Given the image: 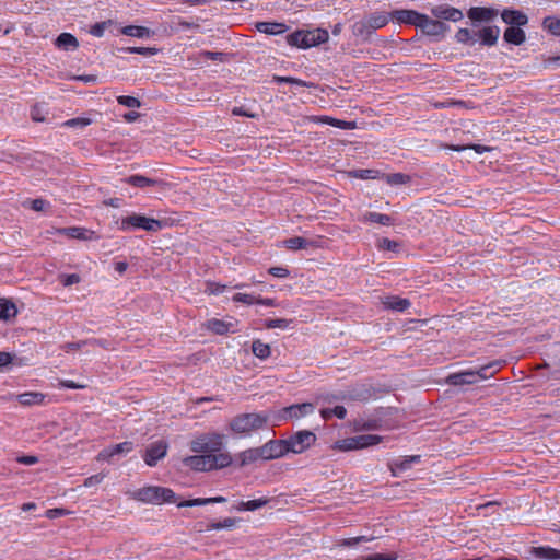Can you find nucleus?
Returning a JSON list of instances; mask_svg holds the SVG:
<instances>
[{"instance_id": "nucleus-1", "label": "nucleus", "mask_w": 560, "mask_h": 560, "mask_svg": "<svg viewBox=\"0 0 560 560\" xmlns=\"http://www.w3.org/2000/svg\"><path fill=\"white\" fill-rule=\"evenodd\" d=\"M233 459L229 453L203 454L187 456L183 459L184 466L195 471H210L229 467Z\"/></svg>"}, {"instance_id": "nucleus-2", "label": "nucleus", "mask_w": 560, "mask_h": 560, "mask_svg": "<svg viewBox=\"0 0 560 560\" xmlns=\"http://www.w3.org/2000/svg\"><path fill=\"white\" fill-rule=\"evenodd\" d=\"M131 498L145 503L161 505L163 503H177L176 493L166 487L147 486L132 492Z\"/></svg>"}, {"instance_id": "nucleus-3", "label": "nucleus", "mask_w": 560, "mask_h": 560, "mask_svg": "<svg viewBox=\"0 0 560 560\" xmlns=\"http://www.w3.org/2000/svg\"><path fill=\"white\" fill-rule=\"evenodd\" d=\"M502 364V361L497 360L490 362L489 364L480 366V369L477 372L465 371L450 374L447 376V383L455 386L464 384H474L477 381V376L482 380L493 376L497 372L500 371Z\"/></svg>"}, {"instance_id": "nucleus-4", "label": "nucleus", "mask_w": 560, "mask_h": 560, "mask_svg": "<svg viewBox=\"0 0 560 560\" xmlns=\"http://www.w3.org/2000/svg\"><path fill=\"white\" fill-rule=\"evenodd\" d=\"M268 421L266 413L248 412L235 416L230 422V429L236 434H250L262 429Z\"/></svg>"}, {"instance_id": "nucleus-5", "label": "nucleus", "mask_w": 560, "mask_h": 560, "mask_svg": "<svg viewBox=\"0 0 560 560\" xmlns=\"http://www.w3.org/2000/svg\"><path fill=\"white\" fill-rule=\"evenodd\" d=\"M224 436L220 433H203L196 436L189 444L194 453L218 454L224 444Z\"/></svg>"}, {"instance_id": "nucleus-6", "label": "nucleus", "mask_w": 560, "mask_h": 560, "mask_svg": "<svg viewBox=\"0 0 560 560\" xmlns=\"http://www.w3.org/2000/svg\"><path fill=\"white\" fill-rule=\"evenodd\" d=\"M382 442V436L376 434H361L336 441L331 450L339 452H349L366 448Z\"/></svg>"}, {"instance_id": "nucleus-7", "label": "nucleus", "mask_w": 560, "mask_h": 560, "mask_svg": "<svg viewBox=\"0 0 560 560\" xmlns=\"http://www.w3.org/2000/svg\"><path fill=\"white\" fill-rule=\"evenodd\" d=\"M119 228L122 231L140 229L148 232H156L163 228V224L156 219L148 218L143 214L132 213L121 219Z\"/></svg>"}, {"instance_id": "nucleus-8", "label": "nucleus", "mask_w": 560, "mask_h": 560, "mask_svg": "<svg viewBox=\"0 0 560 560\" xmlns=\"http://www.w3.org/2000/svg\"><path fill=\"white\" fill-rule=\"evenodd\" d=\"M316 434L308 430H301L283 439L287 454H302L307 451L316 442Z\"/></svg>"}, {"instance_id": "nucleus-9", "label": "nucleus", "mask_w": 560, "mask_h": 560, "mask_svg": "<svg viewBox=\"0 0 560 560\" xmlns=\"http://www.w3.org/2000/svg\"><path fill=\"white\" fill-rule=\"evenodd\" d=\"M500 14L498 9L487 7H471L467 11V18L474 26L481 23H490Z\"/></svg>"}, {"instance_id": "nucleus-10", "label": "nucleus", "mask_w": 560, "mask_h": 560, "mask_svg": "<svg viewBox=\"0 0 560 560\" xmlns=\"http://www.w3.org/2000/svg\"><path fill=\"white\" fill-rule=\"evenodd\" d=\"M315 411V406L312 402H303L291 405L281 409L279 418L281 420H299Z\"/></svg>"}, {"instance_id": "nucleus-11", "label": "nucleus", "mask_w": 560, "mask_h": 560, "mask_svg": "<svg viewBox=\"0 0 560 560\" xmlns=\"http://www.w3.org/2000/svg\"><path fill=\"white\" fill-rule=\"evenodd\" d=\"M284 445L283 439L268 441L264 445L259 446L261 459L271 460L284 457L287 455V448Z\"/></svg>"}, {"instance_id": "nucleus-12", "label": "nucleus", "mask_w": 560, "mask_h": 560, "mask_svg": "<svg viewBox=\"0 0 560 560\" xmlns=\"http://www.w3.org/2000/svg\"><path fill=\"white\" fill-rule=\"evenodd\" d=\"M167 448L168 445L165 441L151 443L143 455L144 463L150 467L156 466L158 462L166 456Z\"/></svg>"}, {"instance_id": "nucleus-13", "label": "nucleus", "mask_w": 560, "mask_h": 560, "mask_svg": "<svg viewBox=\"0 0 560 560\" xmlns=\"http://www.w3.org/2000/svg\"><path fill=\"white\" fill-rule=\"evenodd\" d=\"M135 444L131 441H125L103 448L96 456L98 462H109L114 456L128 454L133 451Z\"/></svg>"}, {"instance_id": "nucleus-14", "label": "nucleus", "mask_w": 560, "mask_h": 560, "mask_svg": "<svg viewBox=\"0 0 560 560\" xmlns=\"http://www.w3.org/2000/svg\"><path fill=\"white\" fill-rule=\"evenodd\" d=\"M423 15L418 11L407 9L395 10L390 13L392 20L397 21L399 24H408L416 27L420 26Z\"/></svg>"}, {"instance_id": "nucleus-15", "label": "nucleus", "mask_w": 560, "mask_h": 560, "mask_svg": "<svg viewBox=\"0 0 560 560\" xmlns=\"http://www.w3.org/2000/svg\"><path fill=\"white\" fill-rule=\"evenodd\" d=\"M477 43L483 46L492 47L497 44L500 36V28L495 25L483 26L479 31L475 32Z\"/></svg>"}, {"instance_id": "nucleus-16", "label": "nucleus", "mask_w": 560, "mask_h": 560, "mask_svg": "<svg viewBox=\"0 0 560 560\" xmlns=\"http://www.w3.org/2000/svg\"><path fill=\"white\" fill-rule=\"evenodd\" d=\"M287 43L292 47L303 49L314 47L313 33L311 31H295L287 36Z\"/></svg>"}, {"instance_id": "nucleus-17", "label": "nucleus", "mask_w": 560, "mask_h": 560, "mask_svg": "<svg viewBox=\"0 0 560 560\" xmlns=\"http://www.w3.org/2000/svg\"><path fill=\"white\" fill-rule=\"evenodd\" d=\"M122 182L138 188H145L152 186L163 189L168 185L166 182L162 179L149 178L140 174H135L127 178H124Z\"/></svg>"}, {"instance_id": "nucleus-18", "label": "nucleus", "mask_w": 560, "mask_h": 560, "mask_svg": "<svg viewBox=\"0 0 560 560\" xmlns=\"http://www.w3.org/2000/svg\"><path fill=\"white\" fill-rule=\"evenodd\" d=\"M420 460V455L404 456L392 460L388 466L392 475L397 476L398 474L410 469L413 464H418Z\"/></svg>"}, {"instance_id": "nucleus-19", "label": "nucleus", "mask_w": 560, "mask_h": 560, "mask_svg": "<svg viewBox=\"0 0 560 560\" xmlns=\"http://www.w3.org/2000/svg\"><path fill=\"white\" fill-rule=\"evenodd\" d=\"M422 32L430 36L443 35L447 30V25L439 20H432L428 15H423L422 22L419 26Z\"/></svg>"}, {"instance_id": "nucleus-20", "label": "nucleus", "mask_w": 560, "mask_h": 560, "mask_svg": "<svg viewBox=\"0 0 560 560\" xmlns=\"http://www.w3.org/2000/svg\"><path fill=\"white\" fill-rule=\"evenodd\" d=\"M432 14L439 20L458 22L464 18L459 9L450 5H439L432 9Z\"/></svg>"}, {"instance_id": "nucleus-21", "label": "nucleus", "mask_w": 560, "mask_h": 560, "mask_svg": "<svg viewBox=\"0 0 560 560\" xmlns=\"http://www.w3.org/2000/svg\"><path fill=\"white\" fill-rule=\"evenodd\" d=\"M501 19L504 23L512 26H524L528 22V18L525 13L513 9H504L501 13Z\"/></svg>"}, {"instance_id": "nucleus-22", "label": "nucleus", "mask_w": 560, "mask_h": 560, "mask_svg": "<svg viewBox=\"0 0 560 560\" xmlns=\"http://www.w3.org/2000/svg\"><path fill=\"white\" fill-rule=\"evenodd\" d=\"M529 558L535 560H557L560 559V551L551 547H532Z\"/></svg>"}, {"instance_id": "nucleus-23", "label": "nucleus", "mask_w": 560, "mask_h": 560, "mask_svg": "<svg viewBox=\"0 0 560 560\" xmlns=\"http://www.w3.org/2000/svg\"><path fill=\"white\" fill-rule=\"evenodd\" d=\"M57 233L62 234V235H67V236L71 237V238L84 240V241L92 240L93 236H94V232L93 231H90V230H88L85 228H80V226H71V228L58 229Z\"/></svg>"}, {"instance_id": "nucleus-24", "label": "nucleus", "mask_w": 560, "mask_h": 560, "mask_svg": "<svg viewBox=\"0 0 560 560\" xmlns=\"http://www.w3.org/2000/svg\"><path fill=\"white\" fill-rule=\"evenodd\" d=\"M382 303L385 308L397 311V312H405L411 305V303L408 299H404V298L396 296V295L384 298Z\"/></svg>"}, {"instance_id": "nucleus-25", "label": "nucleus", "mask_w": 560, "mask_h": 560, "mask_svg": "<svg viewBox=\"0 0 560 560\" xmlns=\"http://www.w3.org/2000/svg\"><path fill=\"white\" fill-rule=\"evenodd\" d=\"M256 30L267 35H278L284 33L288 26L284 23L278 22H258Z\"/></svg>"}, {"instance_id": "nucleus-26", "label": "nucleus", "mask_w": 560, "mask_h": 560, "mask_svg": "<svg viewBox=\"0 0 560 560\" xmlns=\"http://www.w3.org/2000/svg\"><path fill=\"white\" fill-rule=\"evenodd\" d=\"M236 458L238 460L240 467H244L249 464H253V463L257 462L258 459H261L259 447L247 448V450L238 453Z\"/></svg>"}, {"instance_id": "nucleus-27", "label": "nucleus", "mask_w": 560, "mask_h": 560, "mask_svg": "<svg viewBox=\"0 0 560 560\" xmlns=\"http://www.w3.org/2000/svg\"><path fill=\"white\" fill-rule=\"evenodd\" d=\"M526 39L525 32L521 26H510L504 31V40L513 45H522Z\"/></svg>"}, {"instance_id": "nucleus-28", "label": "nucleus", "mask_w": 560, "mask_h": 560, "mask_svg": "<svg viewBox=\"0 0 560 560\" xmlns=\"http://www.w3.org/2000/svg\"><path fill=\"white\" fill-rule=\"evenodd\" d=\"M206 328L217 335H226L232 330L233 324L218 318H211L205 324Z\"/></svg>"}, {"instance_id": "nucleus-29", "label": "nucleus", "mask_w": 560, "mask_h": 560, "mask_svg": "<svg viewBox=\"0 0 560 560\" xmlns=\"http://www.w3.org/2000/svg\"><path fill=\"white\" fill-rule=\"evenodd\" d=\"M270 502L269 498L262 497L259 499H254L249 501H241L235 506L234 510L242 511H256L260 508L266 506Z\"/></svg>"}, {"instance_id": "nucleus-30", "label": "nucleus", "mask_w": 560, "mask_h": 560, "mask_svg": "<svg viewBox=\"0 0 560 560\" xmlns=\"http://www.w3.org/2000/svg\"><path fill=\"white\" fill-rule=\"evenodd\" d=\"M55 45L59 49L74 50L79 47L75 36L70 33H61L55 40Z\"/></svg>"}, {"instance_id": "nucleus-31", "label": "nucleus", "mask_w": 560, "mask_h": 560, "mask_svg": "<svg viewBox=\"0 0 560 560\" xmlns=\"http://www.w3.org/2000/svg\"><path fill=\"white\" fill-rule=\"evenodd\" d=\"M19 402L23 406L42 405L45 395L39 392H25L16 396Z\"/></svg>"}, {"instance_id": "nucleus-32", "label": "nucleus", "mask_w": 560, "mask_h": 560, "mask_svg": "<svg viewBox=\"0 0 560 560\" xmlns=\"http://www.w3.org/2000/svg\"><path fill=\"white\" fill-rule=\"evenodd\" d=\"M392 20L390 14L375 12L366 18L368 25L374 32L378 28H382L388 24Z\"/></svg>"}, {"instance_id": "nucleus-33", "label": "nucleus", "mask_w": 560, "mask_h": 560, "mask_svg": "<svg viewBox=\"0 0 560 560\" xmlns=\"http://www.w3.org/2000/svg\"><path fill=\"white\" fill-rule=\"evenodd\" d=\"M252 352L258 359L266 360L270 357L271 349L268 343L262 342L260 339H256L252 343Z\"/></svg>"}, {"instance_id": "nucleus-34", "label": "nucleus", "mask_w": 560, "mask_h": 560, "mask_svg": "<svg viewBox=\"0 0 560 560\" xmlns=\"http://www.w3.org/2000/svg\"><path fill=\"white\" fill-rule=\"evenodd\" d=\"M363 222H372L381 225H390L393 223V219L385 213L380 212H366L362 218Z\"/></svg>"}, {"instance_id": "nucleus-35", "label": "nucleus", "mask_w": 560, "mask_h": 560, "mask_svg": "<svg viewBox=\"0 0 560 560\" xmlns=\"http://www.w3.org/2000/svg\"><path fill=\"white\" fill-rule=\"evenodd\" d=\"M455 39L459 44L474 46L477 43L475 32L469 28H459L455 34Z\"/></svg>"}, {"instance_id": "nucleus-36", "label": "nucleus", "mask_w": 560, "mask_h": 560, "mask_svg": "<svg viewBox=\"0 0 560 560\" xmlns=\"http://www.w3.org/2000/svg\"><path fill=\"white\" fill-rule=\"evenodd\" d=\"M121 33L127 36L143 38V37H149L151 34V31L144 26L127 25L121 28Z\"/></svg>"}, {"instance_id": "nucleus-37", "label": "nucleus", "mask_w": 560, "mask_h": 560, "mask_svg": "<svg viewBox=\"0 0 560 560\" xmlns=\"http://www.w3.org/2000/svg\"><path fill=\"white\" fill-rule=\"evenodd\" d=\"M18 313L16 306L13 302L0 299V318L9 319L11 317H15Z\"/></svg>"}, {"instance_id": "nucleus-38", "label": "nucleus", "mask_w": 560, "mask_h": 560, "mask_svg": "<svg viewBox=\"0 0 560 560\" xmlns=\"http://www.w3.org/2000/svg\"><path fill=\"white\" fill-rule=\"evenodd\" d=\"M320 416L324 420H329L331 417H337L338 419H345L347 416V410L343 406H336L335 408H324L320 410Z\"/></svg>"}, {"instance_id": "nucleus-39", "label": "nucleus", "mask_w": 560, "mask_h": 560, "mask_svg": "<svg viewBox=\"0 0 560 560\" xmlns=\"http://www.w3.org/2000/svg\"><path fill=\"white\" fill-rule=\"evenodd\" d=\"M374 31L369 27L366 19L355 22L353 25V34L362 38H369Z\"/></svg>"}, {"instance_id": "nucleus-40", "label": "nucleus", "mask_w": 560, "mask_h": 560, "mask_svg": "<svg viewBox=\"0 0 560 560\" xmlns=\"http://www.w3.org/2000/svg\"><path fill=\"white\" fill-rule=\"evenodd\" d=\"M441 148L455 151V152H462L467 149H472L475 152L481 154L486 151H489L488 147L481 145V144H471V145H457V144H443Z\"/></svg>"}, {"instance_id": "nucleus-41", "label": "nucleus", "mask_w": 560, "mask_h": 560, "mask_svg": "<svg viewBox=\"0 0 560 560\" xmlns=\"http://www.w3.org/2000/svg\"><path fill=\"white\" fill-rule=\"evenodd\" d=\"M307 245H308V242L304 237H301V236L290 237L284 241V246L291 250L303 249V248H306Z\"/></svg>"}, {"instance_id": "nucleus-42", "label": "nucleus", "mask_w": 560, "mask_h": 560, "mask_svg": "<svg viewBox=\"0 0 560 560\" xmlns=\"http://www.w3.org/2000/svg\"><path fill=\"white\" fill-rule=\"evenodd\" d=\"M273 81L276 83H290V84H293V85H296V86H300V88H308L311 86L312 84L304 81V80H301V79H298V78H293V77H280V75H275L273 77Z\"/></svg>"}, {"instance_id": "nucleus-43", "label": "nucleus", "mask_w": 560, "mask_h": 560, "mask_svg": "<svg viewBox=\"0 0 560 560\" xmlns=\"http://www.w3.org/2000/svg\"><path fill=\"white\" fill-rule=\"evenodd\" d=\"M117 102L118 104L129 108H139L141 106L139 98L129 95L117 96Z\"/></svg>"}, {"instance_id": "nucleus-44", "label": "nucleus", "mask_w": 560, "mask_h": 560, "mask_svg": "<svg viewBox=\"0 0 560 560\" xmlns=\"http://www.w3.org/2000/svg\"><path fill=\"white\" fill-rule=\"evenodd\" d=\"M232 301L235 303H243L245 305L256 304L257 296L248 293H236L233 295Z\"/></svg>"}, {"instance_id": "nucleus-45", "label": "nucleus", "mask_w": 560, "mask_h": 560, "mask_svg": "<svg viewBox=\"0 0 560 560\" xmlns=\"http://www.w3.org/2000/svg\"><path fill=\"white\" fill-rule=\"evenodd\" d=\"M290 320L284 318H269L265 322V326L268 329L281 328L285 329L289 327Z\"/></svg>"}, {"instance_id": "nucleus-46", "label": "nucleus", "mask_w": 560, "mask_h": 560, "mask_svg": "<svg viewBox=\"0 0 560 560\" xmlns=\"http://www.w3.org/2000/svg\"><path fill=\"white\" fill-rule=\"evenodd\" d=\"M544 26L548 28L552 34L560 35V19L557 18H546L544 20Z\"/></svg>"}, {"instance_id": "nucleus-47", "label": "nucleus", "mask_w": 560, "mask_h": 560, "mask_svg": "<svg viewBox=\"0 0 560 560\" xmlns=\"http://www.w3.org/2000/svg\"><path fill=\"white\" fill-rule=\"evenodd\" d=\"M400 247V244L396 241L389 240L387 237H383L378 241V248L384 250L397 252Z\"/></svg>"}, {"instance_id": "nucleus-48", "label": "nucleus", "mask_w": 560, "mask_h": 560, "mask_svg": "<svg viewBox=\"0 0 560 560\" xmlns=\"http://www.w3.org/2000/svg\"><path fill=\"white\" fill-rule=\"evenodd\" d=\"M226 285L214 281H208L206 284L205 292L212 295H219L224 292Z\"/></svg>"}, {"instance_id": "nucleus-49", "label": "nucleus", "mask_w": 560, "mask_h": 560, "mask_svg": "<svg viewBox=\"0 0 560 560\" xmlns=\"http://www.w3.org/2000/svg\"><path fill=\"white\" fill-rule=\"evenodd\" d=\"M311 33H313L314 46L326 43L329 38L328 32L326 30L317 28L311 31Z\"/></svg>"}, {"instance_id": "nucleus-50", "label": "nucleus", "mask_w": 560, "mask_h": 560, "mask_svg": "<svg viewBox=\"0 0 560 560\" xmlns=\"http://www.w3.org/2000/svg\"><path fill=\"white\" fill-rule=\"evenodd\" d=\"M91 122H92V120L90 118L77 117V118H72V119L65 121L63 126L83 128V127L89 126Z\"/></svg>"}, {"instance_id": "nucleus-51", "label": "nucleus", "mask_w": 560, "mask_h": 560, "mask_svg": "<svg viewBox=\"0 0 560 560\" xmlns=\"http://www.w3.org/2000/svg\"><path fill=\"white\" fill-rule=\"evenodd\" d=\"M376 173L377 172L374 170H355L352 171L350 174L352 177L359 179H373L375 178Z\"/></svg>"}, {"instance_id": "nucleus-52", "label": "nucleus", "mask_w": 560, "mask_h": 560, "mask_svg": "<svg viewBox=\"0 0 560 560\" xmlns=\"http://www.w3.org/2000/svg\"><path fill=\"white\" fill-rule=\"evenodd\" d=\"M178 508H184V506H202V505H207L209 504V501H208V498H197V499H191V500H186V501H182V502H177L176 503Z\"/></svg>"}, {"instance_id": "nucleus-53", "label": "nucleus", "mask_w": 560, "mask_h": 560, "mask_svg": "<svg viewBox=\"0 0 560 560\" xmlns=\"http://www.w3.org/2000/svg\"><path fill=\"white\" fill-rule=\"evenodd\" d=\"M373 539H374L373 537H368V536H358V537L346 538L342 540L341 546L352 547V546L358 545L359 542L371 541Z\"/></svg>"}, {"instance_id": "nucleus-54", "label": "nucleus", "mask_w": 560, "mask_h": 560, "mask_svg": "<svg viewBox=\"0 0 560 560\" xmlns=\"http://www.w3.org/2000/svg\"><path fill=\"white\" fill-rule=\"evenodd\" d=\"M58 386L60 388H69V389H84L86 388L85 384L77 383L72 380H61L59 381Z\"/></svg>"}, {"instance_id": "nucleus-55", "label": "nucleus", "mask_w": 560, "mask_h": 560, "mask_svg": "<svg viewBox=\"0 0 560 560\" xmlns=\"http://www.w3.org/2000/svg\"><path fill=\"white\" fill-rule=\"evenodd\" d=\"M268 273L277 278H287L289 277L290 271L285 267H270L268 269Z\"/></svg>"}, {"instance_id": "nucleus-56", "label": "nucleus", "mask_w": 560, "mask_h": 560, "mask_svg": "<svg viewBox=\"0 0 560 560\" xmlns=\"http://www.w3.org/2000/svg\"><path fill=\"white\" fill-rule=\"evenodd\" d=\"M200 55L207 59V60H212V61H222L223 58H224V54L221 52V51H209V50H205V51H201Z\"/></svg>"}, {"instance_id": "nucleus-57", "label": "nucleus", "mask_w": 560, "mask_h": 560, "mask_svg": "<svg viewBox=\"0 0 560 560\" xmlns=\"http://www.w3.org/2000/svg\"><path fill=\"white\" fill-rule=\"evenodd\" d=\"M104 478H105L104 474L92 475L84 480V486L85 487L96 486V485L101 483L104 480Z\"/></svg>"}, {"instance_id": "nucleus-58", "label": "nucleus", "mask_w": 560, "mask_h": 560, "mask_svg": "<svg viewBox=\"0 0 560 560\" xmlns=\"http://www.w3.org/2000/svg\"><path fill=\"white\" fill-rule=\"evenodd\" d=\"M67 514H69V511H67L65 509H60V508L49 509L46 511V516L50 520H54V518H57L60 516H65Z\"/></svg>"}, {"instance_id": "nucleus-59", "label": "nucleus", "mask_w": 560, "mask_h": 560, "mask_svg": "<svg viewBox=\"0 0 560 560\" xmlns=\"http://www.w3.org/2000/svg\"><path fill=\"white\" fill-rule=\"evenodd\" d=\"M408 180V176L401 173H395L389 176L388 182L390 184L400 185L406 184Z\"/></svg>"}, {"instance_id": "nucleus-60", "label": "nucleus", "mask_w": 560, "mask_h": 560, "mask_svg": "<svg viewBox=\"0 0 560 560\" xmlns=\"http://www.w3.org/2000/svg\"><path fill=\"white\" fill-rule=\"evenodd\" d=\"M105 32V23H96L93 26H91L90 33L95 37H102Z\"/></svg>"}, {"instance_id": "nucleus-61", "label": "nucleus", "mask_w": 560, "mask_h": 560, "mask_svg": "<svg viewBox=\"0 0 560 560\" xmlns=\"http://www.w3.org/2000/svg\"><path fill=\"white\" fill-rule=\"evenodd\" d=\"M314 121H322V122H326L330 126H334V127H341L342 124H345L343 121L339 120V119H336V118H332V117H328V116H324L322 118H314Z\"/></svg>"}, {"instance_id": "nucleus-62", "label": "nucleus", "mask_w": 560, "mask_h": 560, "mask_svg": "<svg viewBox=\"0 0 560 560\" xmlns=\"http://www.w3.org/2000/svg\"><path fill=\"white\" fill-rule=\"evenodd\" d=\"M79 282H80V277L77 273L66 275L62 278V284L65 287H69V285H72V284H75V283H79Z\"/></svg>"}, {"instance_id": "nucleus-63", "label": "nucleus", "mask_w": 560, "mask_h": 560, "mask_svg": "<svg viewBox=\"0 0 560 560\" xmlns=\"http://www.w3.org/2000/svg\"><path fill=\"white\" fill-rule=\"evenodd\" d=\"M256 304L268 306V307L278 306V303H277V301L275 299H272V298H262V296H257Z\"/></svg>"}, {"instance_id": "nucleus-64", "label": "nucleus", "mask_w": 560, "mask_h": 560, "mask_svg": "<svg viewBox=\"0 0 560 560\" xmlns=\"http://www.w3.org/2000/svg\"><path fill=\"white\" fill-rule=\"evenodd\" d=\"M127 51L140 55H152L155 52V49L145 47H129L127 48Z\"/></svg>"}]
</instances>
